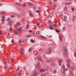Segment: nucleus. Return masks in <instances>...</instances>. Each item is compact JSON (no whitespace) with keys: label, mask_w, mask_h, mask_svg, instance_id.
<instances>
[{"label":"nucleus","mask_w":76,"mask_h":76,"mask_svg":"<svg viewBox=\"0 0 76 76\" xmlns=\"http://www.w3.org/2000/svg\"><path fill=\"white\" fill-rule=\"evenodd\" d=\"M37 75H38V74L37 73V71L34 70L33 72L32 76H36Z\"/></svg>","instance_id":"nucleus-1"},{"label":"nucleus","mask_w":76,"mask_h":76,"mask_svg":"<svg viewBox=\"0 0 76 76\" xmlns=\"http://www.w3.org/2000/svg\"><path fill=\"white\" fill-rule=\"evenodd\" d=\"M65 69H66L65 66L64 65H63L61 69V71L62 72H63V73L65 71Z\"/></svg>","instance_id":"nucleus-2"},{"label":"nucleus","mask_w":76,"mask_h":76,"mask_svg":"<svg viewBox=\"0 0 76 76\" xmlns=\"http://www.w3.org/2000/svg\"><path fill=\"white\" fill-rule=\"evenodd\" d=\"M53 51V48H50L49 49V50L48 52V54H50Z\"/></svg>","instance_id":"nucleus-3"},{"label":"nucleus","mask_w":76,"mask_h":76,"mask_svg":"<svg viewBox=\"0 0 76 76\" xmlns=\"http://www.w3.org/2000/svg\"><path fill=\"white\" fill-rule=\"evenodd\" d=\"M37 58L38 60H39L40 61H42V59L41 58V57L39 56H37Z\"/></svg>","instance_id":"nucleus-4"},{"label":"nucleus","mask_w":76,"mask_h":76,"mask_svg":"<svg viewBox=\"0 0 76 76\" xmlns=\"http://www.w3.org/2000/svg\"><path fill=\"white\" fill-rule=\"evenodd\" d=\"M69 73L70 74L71 76H74L75 75L74 73L73 72V71L71 70L69 72Z\"/></svg>","instance_id":"nucleus-5"},{"label":"nucleus","mask_w":76,"mask_h":76,"mask_svg":"<svg viewBox=\"0 0 76 76\" xmlns=\"http://www.w3.org/2000/svg\"><path fill=\"white\" fill-rule=\"evenodd\" d=\"M67 67L68 69H70L71 67V64H66Z\"/></svg>","instance_id":"nucleus-6"},{"label":"nucleus","mask_w":76,"mask_h":76,"mask_svg":"<svg viewBox=\"0 0 76 76\" xmlns=\"http://www.w3.org/2000/svg\"><path fill=\"white\" fill-rule=\"evenodd\" d=\"M46 70L44 69H40V72H45Z\"/></svg>","instance_id":"nucleus-7"},{"label":"nucleus","mask_w":76,"mask_h":76,"mask_svg":"<svg viewBox=\"0 0 76 76\" xmlns=\"http://www.w3.org/2000/svg\"><path fill=\"white\" fill-rule=\"evenodd\" d=\"M51 64L52 66H56V63L55 62H53L50 63Z\"/></svg>","instance_id":"nucleus-8"},{"label":"nucleus","mask_w":76,"mask_h":76,"mask_svg":"<svg viewBox=\"0 0 76 76\" xmlns=\"http://www.w3.org/2000/svg\"><path fill=\"white\" fill-rule=\"evenodd\" d=\"M56 7H57V4H54V5L53 6L52 9H55V8H56Z\"/></svg>","instance_id":"nucleus-9"},{"label":"nucleus","mask_w":76,"mask_h":76,"mask_svg":"<svg viewBox=\"0 0 76 76\" xmlns=\"http://www.w3.org/2000/svg\"><path fill=\"white\" fill-rule=\"evenodd\" d=\"M41 64L37 65V66H36V67L39 69L41 67Z\"/></svg>","instance_id":"nucleus-10"},{"label":"nucleus","mask_w":76,"mask_h":76,"mask_svg":"<svg viewBox=\"0 0 76 76\" xmlns=\"http://www.w3.org/2000/svg\"><path fill=\"white\" fill-rule=\"evenodd\" d=\"M49 27L50 29L53 30V29H54L55 28H54L52 26H49Z\"/></svg>","instance_id":"nucleus-11"},{"label":"nucleus","mask_w":76,"mask_h":76,"mask_svg":"<svg viewBox=\"0 0 76 76\" xmlns=\"http://www.w3.org/2000/svg\"><path fill=\"white\" fill-rule=\"evenodd\" d=\"M17 29H18V32H19V31H20V30H22V27H20L18 28H17Z\"/></svg>","instance_id":"nucleus-12"},{"label":"nucleus","mask_w":76,"mask_h":76,"mask_svg":"<svg viewBox=\"0 0 76 76\" xmlns=\"http://www.w3.org/2000/svg\"><path fill=\"white\" fill-rule=\"evenodd\" d=\"M29 15L30 16H31V17H33V14H32L31 13V11H29Z\"/></svg>","instance_id":"nucleus-13"},{"label":"nucleus","mask_w":76,"mask_h":76,"mask_svg":"<svg viewBox=\"0 0 76 76\" xmlns=\"http://www.w3.org/2000/svg\"><path fill=\"white\" fill-rule=\"evenodd\" d=\"M59 39L61 40V41H62V40H63V39L62 38V37L61 35H59Z\"/></svg>","instance_id":"nucleus-14"},{"label":"nucleus","mask_w":76,"mask_h":76,"mask_svg":"<svg viewBox=\"0 0 76 76\" xmlns=\"http://www.w3.org/2000/svg\"><path fill=\"white\" fill-rule=\"evenodd\" d=\"M67 19V16H66V15L64 16V20H66Z\"/></svg>","instance_id":"nucleus-15"},{"label":"nucleus","mask_w":76,"mask_h":76,"mask_svg":"<svg viewBox=\"0 0 76 76\" xmlns=\"http://www.w3.org/2000/svg\"><path fill=\"white\" fill-rule=\"evenodd\" d=\"M18 30L17 29H16L15 32V34H18Z\"/></svg>","instance_id":"nucleus-16"},{"label":"nucleus","mask_w":76,"mask_h":76,"mask_svg":"<svg viewBox=\"0 0 76 76\" xmlns=\"http://www.w3.org/2000/svg\"><path fill=\"white\" fill-rule=\"evenodd\" d=\"M18 44H21V45L22 44V42L21 40H20L19 41Z\"/></svg>","instance_id":"nucleus-17"},{"label":"nucleus","mask_w":76,"mask_h":76,"mask_svg":"<svg viewBox=\"0 0 76 76\" xmlns=\"http://www.w3.org/2000/svg\"><path fill=\"white\" fill-rule=\"evenodd\" d=\"M35 7V5L34 4H32L31 5V7L34 8Z\"/></svg>","instance_id":"nucleus-18"},{"label":"nucleus","mask_w":76,"mask_h":76,"mask_svg":"<svg viewBox=\"0 0 76 76\" xmlns=\"http://www.w3.org/2000/svg\"><path fill=\"white\" fill-rule=\"evenodd\" d=\"M69 69H71V70H74V68H73V66H71L70 68H69Z\"/></svg>","instance_id":"nucleus-19"},{"label":"nucleus","mask_w":76,"mask_h":76,"mask_svg":"<svg viewBox=\"0 0 76 76\" xmlns=\"http://www.w3.org/2000/svg\"><path fill=\"white\" fill-rule=\"evenodd\" d=\"M67 51L64 50L63 51V53H64L65 54H66V53H67Z\"/></svg>","instance_id":"nucleus-20"},{"label":"nucleus","mask_w":76,"mask_h":76,"mask_svg":"<svg viewBox=\"0 0 76 76\" xmlns=\"http://www.w3.org/2000/svg\"><path fill=\"white\" fill-rule=\"evenodd\" d=\"M28 5H29V6H31L32 5V3L31 2H28Z\"/></svg>","instance_id":"nucleus-21"},{"label":"nucleus","mask_w":76,"mask_h":76,"mask_svg":"<svg viewBox=\"0 0 76 76\" xmlns=\"http://www.w3.org/2000/svg\"><path fill=\"white\" fill-rule=\"evenodd\" d=\"M66 62H67L68 63H69L70 62V60H69L68 59H67L66 60Z\"/></svg>","instance_id":"nucleus-22"},{"label":"nucleus","mask_w":76,"mask_h":76,"mask_svg":"<svg viewBox=\"0 0 76 76\" xmlns=\"http://www.w3.org/2000/svg\"><path fill=\"white\" fill-rule=\"evenodd\" d=\"M46 62H48V63H50L51 62V61L50 60H48V59H47L46 61Z\"/></svg>","instance_id":"nucleus-23"},{"label":"nucleus","mask_w":76,"mask_h":76,"mask_svg":"<svg viewBox=\"0 0 76 76\" xmlns=\"http://www.w3.org/2000/svg\"><path fill=\"white\" fill-rule=\"evenodd\" d=\"M36 33L37 34H40V32L39 31H37L36 32Z\"/></svg>","instance_id":"nucleus-24"},{"label":"nucleus","mask_w":76,"mask_h":76,"mask_svg":"<svg viewBox=\"0 0 76 76\" xmlns=\"http://www.w3.org/2000/svg\"><path fill=\"white\" fill-rule=\"evenodd\" d=\"M23 7H26V5L25 4H24L23 5Z\"/></svg>","instance_id":"nucleus-25"},{"label":"nucleus","mask_w":76,"mask_h":76,"mask_svg":"<svg viewBox=\"0 0 76 76\" xmlns=\"http://www.w3.org/2000/svg\"><path fill=\"white\" fill-rule=\"evenodd\" d=\"M64 51H67V48L66 47H64Z\"/></svg>","instance_id":"nucleus-26"},{"label":"nucleus","mask_w":76,"mask_h":76,"mask_svg":"<svg viewBox=\"0 0 76 76\" xmlns=\"http://www.w3.org/2000/svg\"><path fill=\"white\" fill-rule=\"evenodd\" d=\"M64 10H65V11H67V7H65L64 8Z\"/></svg>","instance_id":"nucleus-27"},{"label":"nucleus","mask_w":76,"mask_h":76,"mask_svg":"<svg viewBox=\"0 0 76 76\" xmlns=\"http://www.w3.org/2000/svg\"><path fill=\"white\" fill-rule=\"evenodd\" d=\"M31 42H35V41L34 40H33L32 39H31Z\"/></svg>","instance_id":"nucleus-28"},{"label":"nucleus","mask_w":76,"mask_h":76,"mask_svg":"<svg viewBox=\"0 0 76 76\" xmlns=\"http://www.w3.org/2000/svg\"><path fill=\"white\" fill-rule=\"evenodd\" d=\"M45 76V74H42L41 75V76Z\"/></svg>","instance_id":"nucleus-29"},{"label":"nucleus","mask_w":76,"mask_h":76,"mask_svg":"<svg viewBox=\"0 0 76 76\" xmlns=\"http://www.w3.org/2000/svg\"><path fill=\"white\" fill-rule=\"evenodd\" d=\"M7 64H9V63H10V61H7Z\"/></svg>","instance_id":"nucleus-30"},{"label":"nucleus","mask_w":76,"mask_h":76,"mask_svg":"<svg viewBox=\"0 0 76 76\" xmlns=\"http://www.w3.org/2000/svg\"><path fill=\"white\" fill-rule=\"evenodd\" d=\"M49 4L50 5H52L53 4V2H51V1H50L49 3Z\"/></svg>","instance_id":"nucleus-31"},{"label":"nucleus","mask_w":76,"mask_h":76,"mask_svg":"<svg viewBox=\"0 0 76 76\" xmlns=\"http://www.w3.org/2000/svg\"><path fill=\"white\" fill-rule=\"evenodd\" d=\"M39 64H40V62L38 61L37 63V65H39Z\"/></svg>","instance_id":"nucleus-32"},{"label":"nucleus","mask_w":76,"mask_h":76,"mask_svg":"<svg viewBox=\"0 0 76 76\" xmlns=\"http://www.w3.org/2000/svg\"><path fill=\"white\" fill-rule=\"evenodd\" d=\"M40 37L41 38H45V37H44V36H41Z\"/></svg>","instance_id":"nucleus-33"},{"label":"nucleus","mask_w":76,"mask_h":76,"mask_svg":"<svg viewBox=\"0 0 76 76\" xmlns=\"http://www.w3.org/2000/svg\"><path fill=\"white\" fill-rule=\"evenodd\" d=\"M12 29H13L12 28L10 27L9 29V31H11V30H12Z\"/></svg>","instance_id":"nucleus-34"},{"label":"nucleus","mask_w":76,"mask_h":76,"mask_svg":"<svg viewBox=\"0 0 76 76\" xmlns=\"http://www.w3.org/2000/svg\"><path fill=\"white\" fill-rule=\"evenodd\" d=\"M23 71V70L22 69H20L19 71V72H20V73H21V72H22Z\"/></svg>","instance_id":"nucleus-35"},{"label":"nucleus","mask_w":76,"mask_h":76,"mask_svg":"<svg viewBox=\"0 0 76 76\" xmlns=\"http://www.w3.org/2000/svg\"><path fill=\"white\" fill-rule=\"evenodd\" d=\"M31 48H30L28 50V51L29 52H30V51H31Z\"/></svg>","instance_id":"nucleus-36"},{"label":"nucleus","mask_w":76,"mask_h":76,"mask_svg":"<svg viewBox=\"0 0 76 76\" xmlns=\"http://www.w3.org/2000/svg\"><path fill=\"white\" fill-rule=\"evenodd\" d=\"M65 4H67V5H69V2H66L65 3Z\"/></svg>","instance_id":"nucleus-37"},{"label":"nucleus","mask_w":76,"mask_h":76,"mask_svg":"<svg viewBox=\"0 0 76 76\" xmlns=\"http://www.w3.org/2000/svg\"><path fill=\"white\" fill-rule=\"evenodd\" d=\"M56 72H57V71L56 70H54V74H55V73H56Z\"/></svg>","instance_id":"nucleus-38"},{"label":"nucleus","mask_w":76,"mask_h":76,"mask_svg":"<svg viewBox=\"0 0 76 76\" xmlns=\"http://www.w3.org/2000/svg\"><path fill=\"white\" fill-rule=\"evenodd\" d=\"M36 12H37V13H39V10H38L37 11H36Z\"/></svg>","instance_id":"nucleus-39"},{"label":"nucleus","mask_w":76,"mask_h":76,"mask_svg":"<svg viewBox=\"0 0 76 76\" xmlns=\"http://www.w3.org/2000/svg\"><path fill=\"white\" fill-rule=\"evenodd\" d=\"M48 22L49 23H51V20H49L48 21Z\"/></svg>","instance_id":"nucleus-40"},{"label":"nucleus","mask_w":76,"mask_h":76,"mask_svg":"<svg viewBox=\"0 0 76 76\" xmlns=\"http://www.w3.org/2000/svg\"><path fill=\"white\" fill-rule=\"evenodd\" d=\"M2 32L1 31V30H0V34H2Z\"/></svg>","instance_id":"nucleus-41"},{"label":"nucleus","mask_w":76,"mask_h":76,"mask_svg":"<svg viewBox=\"0 0 76 76\" xmlns=\"http://www.w3.org/2000/svg\"><path fill=\"white\" fill-rule=\"evenodd\" d=\"M72 10L73 11H75V8H72Z\"/></svg>","instance_id":"nucleus-42"},{"label":"nucleus","mask_w":76,"mask_h":76,"mask_svg":"<svg viewBox=\"0 0 76 76\" xmlns=\"http://www.w3.org/2000/svg\"><path fill=\"white\" fill-rule=\"evenodd\" d=\"M65 29V27H64V28H63V29H62V30L63 31H64V30Z\"/></svg>","instance_id":"nucleus-43"},{"label":"nucleus","mask_w":76,"mask_h":76,"mask_svg":"<svg viewBox=\"0 0 76 76\" xmlns=\"http://www.w3.org/2000/svg\"><path fill=\"white\" fill-rule=\"evenodd\" d=\"M17 24V25H20V23H18Z\"/></svg>","instance_id":"nucleus-44"},{"label":"nucleus","mask_w":76,"mask_h":76,"mask_svg":"<svg viewBox=\"0 0 76 76\" xmlns=\"http://www.w3.org/2000/svg\"><path fill=\"white\" fill-rule=\"evenodd\" d=\"M74 56L75 57H76V52H75L74 53Z\"/></svg>","instance_id":"nucleus-45"},{"label":"nucleus","mask_w":76,"mask_h":76,"mask_svg":"<svg viewBox=\"0 0 76 76\" xmlns=\"http://www.w3.org/2000/svg\"><path fill=\"white\" fill-rule=\"evenodd\" d=\"M1 18H5V16H4L3 15L2 16Z\"/></svg>","instance_id":"nucleus-46"},{"label":"nucleus","mask_w":76,"mask_h":76,"mask_svg":"<svg viewBox=\"0 0 76 76\" xmlns=\"http://www.w3.org/2000/svg\"><path fill=\"white\" fill-rule=\"evenodd\" d=\"M15 15H12V16H11V17L12 18H15Z\"/></svg>","instance_id":"nucleus-47"},{"label":"nucleus","mask_w":76,"mask_h":76,"mask_svg":"<svg viewBox=\"0 0 76 76\" xmlns=\"http://www.w3.org/2000/svg\"><path fill=\"white\" fill-rule=\"evenodd\" d=\"M13 42H14V40H13V39H12V40L11 41V42L12 43H13Z\"/></svg>","instance_id":"nucleus-48"},{"label":"nucleus","mask_w":76,"mask_h":76,"mask_svg":"<svg viewBox=\"0 0 76 76\" xmlns=\"http://www.w3.org/2000/svg\"><path fill=\"white\" fill-rule=\"evenodd\" d=\"M0 14H4V12H1Z\"/></svg>","instance_id":"nucleus-49"},{"label":"nucleus","mask_w":76,"mask_h":76,"mask_svg":"<svg viewBox=\"0 0 76 76\" xmlns=\"http://www.w3.org/2000/svg\"><path fill=\"white\" fill-rule=\"evenodd\" d=\"M55 31L57 32H59V31H58L56 29Z\"/></svg>","instance_id":"nucleus-50"},{"label":"nucleus","mask_w":76,"mask_h":76,"mask_svg":"<svg viewBox=\"0 0 76 76\" xmlns=\"http://www.w3.org/2000/svg\"><path fill=\"white\" fill-rule=\"evenodd\" d=\"M10 33H7V35H10Z\"/></svg>","instance_id":"nucleus-51"},{"label":"nucleus","mask_w":76,"mask_h":76,"mask_svg":"<svg viewBox=\"0 0 76 76\" xmlns=\"http://www.w3.org/2000/svg\"><path fill=\"white\" fill-rule=\"evenodd\" d=\"M72 3V2H69V4H71Z\"/></svg>","instance_id":"nucleus-52"},{"label":"nucleus","mask_w":76,"mask_h":76,"mask_svg":"<svg viewBox=\"0 0 76 76\" xmlns=\"http://www.w3.org/2000/svg\"><path fill=\"white\" fill-rule=\"evenodd\" d=\"M53 26H56L57 27V25H56V24H53Z\"/></svg>","instance_id":"nucleus-53"},{"label":"nucleus","mask_w":76,"mask_h":76,"mask_svg":"<svg viewBox=\"0 0 76 76\" xmlns=\"http://www.w3.org/2000/svg\"><path fill=\"white\" fill-rule=\"evenodd\" d=\"M29 28V26H27L26 27V28L28 29Z\"/></svg>","instance_id":"nucleus-54"},{"label":"nucleus","mask_w":76,"mask_h":76,"mask_svg":"<svg viewBox=\"0 0 76 76\" xmlns=\"http://www.w3.org/2000/svg\"><path fill=\"white\" fill-rule=\"evenodd\" d=\"M39 23H37V26H39Z\"/></svg>","instance_id":"nucleus-55"},{"label":"nucleus","mask_w":76,"mask_h":76,"mask_svg":"<svg viewBox=\"0 0 76 76\" xmlns=\"http://www.w3.org/2000/svg\"><path fill=\"white\" fill-rule=\"evenodd\" d=\"M2 21H3H3H4V19H2Z\"/></svg>","instance_id":"nucleus-56"},{"label":"nucleus","mask_w":76,"mask_h":76,"mask_svg":"<svg viewBox=\"0 0 76 76\" xmlns=\"http://www.w3.org/2000/svg\"><path fill=\"white\" fill-rule=\"evenodd\" d=\"M29 31L30 32H32V31H31V30H29Z\"/></svg>","instance_id":"nucleus-57"},{"label":"nucleus","mask_w":76,"mask_h":76,"mask_svg":"<svg viewBox=\"0 0 76 76\" xmlns=\"http://www.w3.org/2000/svg\"><path fill=\"white\" fill-rule=\"evenodd\" d=\"M4 64H7V62H4Z\"/></svg>","instance_id":"nucleus-58"},{"label":"nucleus","mask_w":76,"mask_h":76,"mask_svg":"<svg viewBox=\"0 0 76 76\" xmlns=\"http://www.w3.org/2000/svg\"><path fill=\"white\" fill-rule=\"evenodd\" d=\"M21 53L22 54H23L24 53V52L23 51L21 52Z\"/></svg>","instance_id":"nucleus-59"},{"label":"nucleus","mask_w":76,"mask_h":76,"mask_svg":"<svg viewBox=\"0 0 76 76\" xmlns=\"http://www.w3.org/2000/svg\"><path fill=\"white\" fill-rule=\"evenodd\" d=\"M17 4V5H18L19 6H20V5L19 4Z\"/></svg>","instance_id":"nucleus-60"},{"label":"nucleus","mask_w":76,"mask_h":76,"mask_svg":"<svg viewBox=\"0 0 76 76\" xmlns=\"http://www.w3.org/2000/svg\"><path fill=\"white\" fill-rule=\"evenodd\" d=\"M59 66H60V65H61V63H60V62L59 63Z\"/></svg>","instance_id":"nucleus-61"},{"label":"nucleus","mask_w":76,"mask_h":76,"mask_svg":"<svg viewBox=\"0 0 76 76\" xmlns=\"http://www.w3.org/2000/svg\"><path fill=\"white\" fill-rule=\"evenodd\" d=\"M60 61H61V62H62V61H61V60L60 59L59 60Z\"/></svg>","instance_id":"nucleus-62"},{"label":"nucleus","mask_w":76,"mask_h":76,"mask_svg":"<svg viewBox=\"0 0 76 76\" xmlns=\"http://www.w3.org/2000/svg\"><path fill=\"white\" fill-rule=\"evenodd\" d=\"M10 69H12V67H10Z\"/></svg>","instance_id":"nucleus-63"},{"label":"nucleus","mask_w":76,"mask_h":76,"mask_svg":"<svg viewBox=\"0 0 76 76\" xmlns=\"http://www.w3.org/2000/svg\"><path fill=\"white\" fill-rule=\"evenodd\" d=\"M7 67V66H5V67H4V69H6Z\"/></svg>","instance_id":"nucleus-64"}]
</instances>
